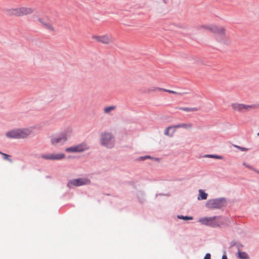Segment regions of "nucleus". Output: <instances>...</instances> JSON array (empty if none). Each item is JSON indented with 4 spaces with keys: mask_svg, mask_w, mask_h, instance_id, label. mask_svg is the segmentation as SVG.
Here are the masks:
<instances>
[{
    "mask_svg": "<svg viewBox=\"0 0 259 259\" xmlns=\"http://www.w3.org/2000/svg\"><path fill=\"white\" fill-rule=\"evenodd\" d=\"M210 254L206 253L204 257V259H211L210 258Z\"/></svg>",
    "mask_w": 259,
    "mask_h": 259,
    "instance_id": "nucleus-31",
    "label": "nucleus"
},
{
    "mask_svg": "<svg viewBox=\"0 0 259 259\" xmlns=\"http://www.w3.org/2000/svg\"><path fill=\"white\" fill-rule=\"evenodd\" d=\"M172 126V128H178L182 127L181 123L177 124V125H174V126Z\"/></svg>",
    "mask_w": 259,
    "mask_h": 259,
    "instance_id": "nucleus-32",
    "label": "nucleus"
},
{
    "mask_svg": "<svg viewBox=\"0 0 259 259\" xmlns=\"http://www.w3.org/2000/svg\"><path fill=\"white\" fill-rule=\"evenodd\" d=\"M90 149V146L85 142L80 143L78 144L66 148L65 151L68 153H81L88 150Z\"/></svg>",
    "mask_w": 259,
    "mask_h": 259,
    "instance_id": "nucleus-7",
    "label": "nucleus"
},
{
    "mask_svg": "<svg viewBox=\"0 0 259 259\" xmlns=\"http://www.w3.org/2000/svg\"><path fill=\"white\" fill-rule=\"evenodd\" d=\"M99 142L102 146L108 149H112L115 145V137L110 132H102L100 135Z\"/></svg>",
    "mask_w": 259,
    "mask_h": 259,
    "instance_id": "nucleus-4",
    "label": "nucleus"
},
{
    "mask_svg": "<svg viewBox=\"0 0 259 259\" xmlns=\"http://www.w3.org/2000/svg\"><path fill=\"white\" fill-rule=\"evenodd\" d=\"M243 164L246 167L251 169V170H253L255 171V170H256L255 169L253 168L252 166H251V165L247 164L245 162H243Z\"/></svg>",
    "mask_w": 259,
    "mask_h": 259,
    "instance_id": "nucleus-28",
    "label": "nucleus"
},
{
    "mask_svg": "<svg viewBox=\"0 0 259 259\" xmlns=\"http://www.w3.org/2000/svg\"><path fill=\"white\" fill-rule=\"evenodd\" d=\"M93 39L95 40L98 42L104 45H110L113 43V39L111 35L104 34L102 35H93L92 36Z\"/></svg>",
    "mask_w": 259,
    "mask_h": 259,
    "instance_id": "nucleus-9",
    "label": "nucleus"
},
{
    "mask_svg": "<svg viewBox=\"0 0 259 259\" xmlns=\"http://www.w3.org/2000/svg\"><path fill=\"white\" fill-rule=\"evenodd\" d=\"M181 126L183 128L186 129H191L192 128V124L191 123H181Z\"/></svg>",
    "mask_w": 259,
    "mask_h": 259,
    "instance_id": "nucleus-24",
    "label": "nucleus"
},
{
    "mask_svg": "<svg viewBox=\"0 0 259 259\" xmlns=\"http://www.w3.org/2000/svg\"><path fill=\"white\" fill-rule=\"evenodd\" d=\"M0 154L3 155L4 156V159L7 160L9 161L10 162H12V159L10 158V156L9 155H8L7 154L4 153L0 151Z\"/></svg>",
    "mask_w": 259,
    "mask_h": 259,
    "instance_id": "nucleus-25",
    "label": "nucleus"
},
{
    "mask_svg": "<svg viewBox=\"0 0 259 259\" xmlns=\"http://www.w3.org/2000/svg\"><path fill=\"white\" fill-rule=\"evenodd\" d=\"M205 157L213 158V155L207 154L204 156Z\"/></svg>",
    "mask_w": 259,
    "mask_h": 259,
    "instance_id": "nucleus-34",
    "label": "nucleus"
},
{
    "mask_svg": "<svg viewBox=\"0 0 259 259\" xmlns=\"http://www.w3.org/2000/svg\"><path fill=\"white\" fill-rule=\"evenodd\" d=\"M147 158H151V157L150 156H142L140 158V159H141L142 160H144Z\"/></svg>",
    "mask_w": 259,
    "mask_h": 259,
    "instance_id": "nucleus-30",
    "label": "nucleus"
},
{
    "mask_svg": "<svg viewBox=\"0 0 259 259\" xmlns=\"http://www.w3.org/2000/svg\"><path fill=\"white\" fill-rule=\"evenodd\" d=\"M116 108L115 106H110L105 107L104 109V113L106 114H109L112 111H114Z\"/></svg>",
    "mask_w": 259,
    "mask_h": 259,
    "instance_id": "nucleus-16",
    "label": "nucleus"
},
{
    "mask_svg": "<svg viewBox=\"0 0 259 259\" xmlns=\"http://www.w3.org/2000/svg\"><path fill=\"white\" fill-rule=\"evenodd\" d=\"M40 157L44 159L52 160V153L45 154H43L40 155Z\"/></svg>",
    "mask_w": 259,
    "mask_h": 259,
    "instance_id": "nucleus-22",
    "label": "nucleus"
},
{
    "mask_svg": "<svg viewBox=\"0 0 259 259\" xmlns=\"http://www.w3.org/2000/svg\"><path fill=\"white\" fill-rule=\"evenodd\" d=\"M162 91H163L164 92H168L169 93L175 94V95H182L183 94V93H182L177 92H175V91H174L172 90H167V89H164Z\"/></svg>",
    "mask_w": 259,
    "mask_h": 259,
    "instance_id": "nucleus-26",
    "label": "nucleus"
},
{
    "mask_svg": "<svg viewBox=\"0 0 259 259\" xmlns=\"http://www.w3.org/2000/svg\"><path fill=\"white\" fill-rule=\"evenodd\" d=\"M72 131L69 129L59 135H55L50 137L51 145L54 146H61L65 144L70 137Z\"/></svg>",
    "mask_w": 259,
    "mask_h": 259,
    "instance_id": "nucleus-3",
    "label": "nucleus"
},
{
    "mask_svg": "<svg viewBox=\"0 0 259 259\" xmlns=\"http://www.w3.org/2000/svg\"><path fill=\"white\" fill-rule=\"evenodd\" d=\"M235 147L239 149L240 150H241L242 151H247L248 149L246 148H245V147H240V146H237V145H235L234 146Z\"/></svg>",
    "mask_w": 259,
    "mask_h": 259,
    "instance_id": "nucleus-29",
    "label": "nucleus"
},
{
    "mask_svg": "<svg viewBox=\"0 0 259 259\" xmlns=\"http://www.w3.org/2000/svg\"><path fill=\"white\" fill-rule=\"evenodd\" d=\"M179 109L182 111L186 112H194L198 110V108L196 107L189 108V107H179Z\"/></svg>",
    "mask_w": 259,
    "mask_h": 259,
    "instance_id": "nucleus-17",
    "label": "nucleus"
},
{
    "mask_svg": "<svg viewBox=\"0 0 259 259\" xmlns=\"http://www.w3.org/2000/svg\"><path fill=\"white\" fill-rule=\"evenodd\" d=\"M178 218L179 219H182L185 221L187 220H192L193 219L192 217H188V216H183L182 215H178L177 216Z\"/></svg>",
    "mask_w": 259,
    "mask_h": 259,
    "instance_id": "nucleus-23",
    "label": "nucleus"
},
{
    "mask_svg": "<svg viewBox=\"0 0 259 259\" xmlns=\"http://www.w3.org/2000/svg\"><path fill=\"white\" fill-rule=\"evenodd\" d=\"M215 24H209V25H202L200 26V28L206 29L210 32H212V30L211 29L213 28V27L215 26Z\"/></svg>",
    "mask_w": 259,
    "mask_h": 259,
    "instance_id": "nucleus-18",
    "label": "nucleus"
},
{
    "mask_svg": "<svg viewBox=\"0 0 259 259\" xmlns=\"http://www.w3.org/2000/svg\"><path fill=\"white\" fill-rule=\"evenodd\" d=\"M65 155L63 153H52V160H59L64 159Z\"/></svg>",
    "mask_w": 259,
    "mask_h": 259,
    "instance_id": "nucleus-13",
    "label": "nucleus"
},
{
    "mask_svg": "<svg viewBox=\"0 0 259 259\" xmlns=\"http://www.w3.org/2000/svg\"><path fill=\"white\" fill-rule=\"evenodd\" d=\"M211 30L215 40L218 42L225 46H229L231 44V40L227 34L225 26L216 25Z\"/></svg>",
    "mask_w": 259,
    "mask_h": 259,
    "instance_id": "nucleus-1",
    "label": "nucleus"
},
{
    "mask_svg": "<svg viewBox=\"0 0 259 259\" xmlns=\"http://www.w3.org/2000/svg\"><path fill=\"white\" fill-rule=\"evenodd\" d=\"M199 222L203 225L211 227H220L223 224V219L219 216L202 218L199 220Z\"/></svg>",
    "mask_w": 259,
    "mask_h": 259,
    "instance_id": "nucleus-5",
    "label": "nucleus"
},
{
    "mask_svg": "<svg viewBox=\"0 0 259 259\" xmlns=\"http://www.w3.org/2000/svg\"><path fill=\"white\" fill-rule=\"evenodd\" d=\"M21 16L30 15L34 12V9L31 7H20Z\"/></svg>",
    "mask_w": 259,
    "mask_h": 259,
    "instance_id": "nucleus-12",
    "label": "nucleus"
},
{
    "mask_svg": "<svg viewBox=\"0 0 259 259\" xmlns=\"http://www.w3.org/2000/svg\"><path fill=\"white\" fill-rule=\"evenodd\" d=\"M163 90H164V89L160 88H158V87H151L149 89H148L147 92H148V93L154 92H157V91H162Z\"/></svg>",
    "mask_w": 259,
    "mask_h": 259,
    "instance_id": "nucleus-20",
    "label": "nucleus"
},
{
    "mask_svg": "<svg viewBox=\"0 0 259 259\" xmlns=\"http://www.w3.org/2000/svg\"><path fill=\"white\" fill-rule=\"evenodd\" d=\"M255 171L257 172L259 175V171L257 170H255Z\"/></svg>",
    "mask_w": 259,
    "mask_h": 259,
    "instance_id": "nucleus-36",
    "label": "nucleus"
},
{
    "mask_svg": "<svg viewBox=\"0 0 259 259\" xmlns=\"http://www.w3.org/2000/svg\"><path fill=\"white\" fill-rule=\"evenodd\" d=\"M213 158H216V159H222V156H219V155H213Z\"/></svg>",
    "mask_w": 259,
    "mask_h": 259,
    "instance_id": "nucleus-33",
    "label": "nucleus"
},
{
    "mask_svg": "<svg viewBox=\"0 0 259 259\" xmlns=\"http://www.w3.org/2000/svg\"><path fill=\"white\" fill-rule=\"evenodd\" d=\"M226 204V199L220 198L208 200L206 203V206L209 209H218L225 206Z\"/></svg>",
    "mask_w": 259,
    "mask_h": 259,
    "instance_id": "nucleus-6",
    "label": "nucleus"
},
{
    "mask_svg": "<svg viewBox=\"0 0 259 259\" xmlns=\"http://www.w3.org/2000/svg\"><path fill=\"white\" fill-rule=\"evenodd\" d=\"M222 259H228V258L226 255H223Z\"/></svg>",
    "mask_w": 259,
    "mask_h": 259,
    "instance_id": "nucleus-35",
    "label": "nucleus"
},
{
    "mask_svg": "<svg viewBox=\"0 0 259 259\" xmlns=\"http://www.w3.org/2000/svg\"><path fill=\"white\" fill-rule=\"evenodd\" d=\"M238 257L241 259H247L248 258V255L245 252H238Z\"/></svg>",
    "mask_w": 259,
    "mask_h": 259,
    "instance_id": "nucleus-19",
    "label": "nucleus"
},
{
    "mask_svg": "<svg viewBox=\"0 0 259 259\" xmlns=\"http://www.w3.org/2000/svg\"><path fill=\"white\" fill-rule=\"evenodd\" d=\"M46 29L48 30L50 32H55V28L53 26V25L49 22H46L44 23V25L42 26Z\"/></svg>",
    "mask_w": 259,
    "mask_h": 259,
    "instance_id": "nucleus-14",
    "label": "nucleus"
},
{
    "mask_svg": "<svg viewBox=\"0 0 259 259\" xmlns=\"http://www.w3.org/2000/svg\"><path fill=\"white\" fill-rule=\"evenodd\" d=\"M232 109L237 112H247L255 109L256 106L253 104L247 105L244 104L233 103L231 105Z\"/></svg>",
    "mask_w": 259,
    "mask_h": 259,
    "instance_id": "nucleus-10",
    "label": "nucleus"
},
{
    "mask_svg": "<svg viewBox=\"0 0 259 259\" xmlns=\"http://www.w3.org/2000/svg\"><path fill=\"white\" fill-rule=\"evenodd\" d=\"M37 21L39 22L42 26L44 25V23L47 22L44 18H38L37 19Z\"/></svg>",
    "mask_w": 259,
    "mask_h": 259,
    "instance_id": "nucleus-27",
    "label": "nucleus"
},
{
    "mask_svg": "<svg viewBox=\"0 0 259 259\" xmlns=\"http://www.w3.org/2000/svg\"><path fill=\"white\" fill-rule=\"evenodd\" d=\"M172 128V126H169L167 127L164 131V135L166 136H169L170 137H172L173 134L174 133V131L171 134L169 133V131Z\"/></svg>",
    "mask_w": 259,
    "mask_h": 259,
    "instance_id": "nucleus-21",
    "label": "nucleus"
},
{
    "mask_svg": "<svg viewBox=\"0 0 259 259\" xmlns=\"http://www.w3.org/2000/svg\"><path fill=\"white\" fill-rule=\"evenodd\" d=\"M91 180L88 178L82 177L77 179L70 180L67 184L68 188H71L72 186L79 187L84 185H89L91 184Z\"/></svg>",
    "mask_w": 259,
    "mask_h": 259,
    "instance_id": "nucleus-8",
    "label": "nucleus"
},
{
    "mask_svg": "<svg viewBox=\"0 0 259 259\" xmlns=\"http://www.w3.org/2000/svg\"><path fill=\"white\" fill-rule=\"evenodd\" d=\"M257 135L259 137V133H258Z\"/></svg>",
    "mask_w": 259,
    "mask_h": 259,
    "instance_id": "nucleus-37",
    "label": "nucleus"
},
{
    "mask_svg": "<svg viewBox=\"0 0 259 259\" xmlns=\"http://www.w3.org/2000/svg\"><path fill=\"white\" fill-rule=\"evenodd\" d=\"M207 193L204 192L203 190L200 189L199 190V196L197 198L198 200H206L207 198Z\"/></svg>",
    "mask_w": 259,
    "mask_h": 259,
    "instance_id": "nucleus-15",
    "label": "nucleus"
},
{
    "mask_svg": "<svg viewBox=\"0 0 259 259\" xmlns=\"http://www.w3.org/2000/svg\"><path fill=\"white\" fill-rule=\"evenodd\" d=\"M33 134L31 127L16 128L6 133V136L10 139H25Z\"/></svg>",
    "mask_w": 259,
    "mask_h": 259,
    "instance_id": "nucleus-2",
    "label": "nucleus"
},
{
    "mask_svg": "<svg viewBox=\"0 0 259 259\" xmlns=\"http://www.w3.org/2000/svg\"><path fill=\"white\" fill-rule=\"evenodd\" d=\"M7 15L9 16H21L20 8L17 7L16 8L7 9L5 10Z\"/></svg>",
    "mask_w": 259,
    "mask_h": 259,
    "instance_id": "nucleus-11",
    "label": "nucleus"
}]
</instances>
